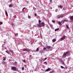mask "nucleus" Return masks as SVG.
<instances>
[{"label": "nucleus", "mask_w": 73, "mask_h": 73, "mask_svg": "<svg viewBox=\"0 0 73 73\" xmlns=\"http://www.w3.org/2000/svg\"><path fill=\"white\" fill-rule=\"evenodd\" d=\"M64 14H61L59 16H58L57 17V18L58 19H59V18H61L62 17H64Z\"/></svg>", "instance_id": "obj_1"}, {"label": "nucleus", "mask_w": 73, "mask_h": 73, "mask_svg": "<svg viewBox=\"0 0 73 73\" xmlns=\"http://www.w3.org/2000/svg\"><path fill=\"white\" fill-rule=\"evenodd\" d=\"M24 51H26V52H29L30 50L28 48H25L23 49Z\"/></svg>", "instance_id": "obj_2"}, {"label": "nucleus", "mask_w": 73, "mask_h": 73, "mask_svg": "<svg viewBox=\"0 0 73 73\" xmlns=\"http://www.w3.org/2000/svg\"><path fill=\"white\" fill-rule=\"evenodd\" d=\"M11 69L12 70H15V71H16V70H17V68L15 67H12L11 68Z\"/></svg>", "instance_id": "obj_3"}, {"label": "nucleus", "mask_w": 73, "mask_h": 73, "mask_svg": "<svg viewBox=\"0 0 73 73\" xmlns=\"http://www.w3.org/2000/svg\"><path fill=\"white\" fill-rule=\"evenodd\" d=\"M66 37V36H63L62 37V38H61L60 39V40H64V39H65V38Z\"/></svg>", "instance_id": "obj_4"}, {"label": "nucleus", "mask_w": 73, "mask_h": 73, "mask_svg": "<svg viewBox=\"0 0 73 73\" xmlns=\"http://www.w3.org/2000/svg\"><path fill=\"white\" fill-rule=\"evenodd\" d=\"M40 27H44V23L43 22H42L40 25Z\"/></svg>", "instance_id": "obj_5"}, {"label": "nucleus", "mask_w": 73, "mask_h": 73, "mask_svg": "<svg viewBox=\"0 0 73 73\" xmlns=\"http://www.w3.org/2000/svg\"><path fill=\"white\" fill-rule=\"evenodd\" d=\"M66 57V55L64 53V54L62 56V57H64V58H65Z\"/></svg>", "instance_id": "obj_6"}, {"label": "nucleus", "mask_w": 73, "mask_h": 73, "mask_svg": "<svg viewBox=\"0 0 73 73\" xmlns=\"http://www.w3.org/2000/svg\"><path fill=\"white\" fill-rule=\"evenodd\" d=\"M58 7H59L61 9H62V8H63V6H61V5L58 6Z\"/></svg>", "instance_id": "obj_7"}, {"label": "nucleus", "mask_w": 73, "mask_h": 73, "mask_svg": "<svg viewBox=\"0 0 73 73\" xmlns=\"http://www.w3.org/2000/svg\"><path fill=\"white\" fill-rule=\"evenodd\" d=\"M46 48L48 49H49L51 48V46H47Z\"/></svg>", "instance_id": "obj_8"}, {"label": "nucleus", "mask_w": 73, "mask_h": 73, "mask_svg": "<svg viewBox=\"0 0 73 73\" xmlns=\"http://www.w3.org/2000/svg\"><path fill=\"white\" fill-rule=\"evenodd\" d=\"M50 68H48V69H47L46 70V72H48L49 71V70H50Z\"/></svg>", "instance_id": "obj_9"}, {"label": "nucleus", "mask_w": 73, "mask_h": 73, "mask_svg": "<svg viewBox=\"0 0 73 73\" xmlns=\"http://www.w3.org/2000/svg\"><path fill=\"white\" fill-rule=\"evenodd\" d=\"M70 20H72V21H73V16H72L70 17Z\"/></svg>", "instance_id": "obj_10"}, {"label": "nucleus", "mask_w": 73, "mask_h": 73, "mask_svg": "<svg viewBox=\"0 0 73 73\" xmlns=\"http://www.w3.org/2000/svg\"><path fill=\"white\" fill-rule=\"evenodd\" d=\"M12 7V4H11L9 5V7L10 8H11V7Z\"/></svg>", "instance_id": "obj_11"}, {"label": "nucleus", "mask_w": 73, "mask_h": 73, "mask_svg": "<svg viewBox=\"0 0 73 73\" xmlns=\"http://www.w3.org/2000/svg\"><path fill=\"white\" fill-rule=\"evenodd\" d=\"M5 12L6 13V15L7 16H8V13H7V11H5Z\"/></svg>", "instance_id": "obj_12"}, {"label": "nucleus", "mask_w": 73, "mask_h": 73, "mask_svg": "<svg viewBox=\"0 0 73 73\" xmlns=\"http://www.w3.org/2000/svg\"><path fill=\"white\" fill-rule=\"evenodd\" d=\"M62 62V65H65V63H64V61H63Z\"/></svg>", "instance_id": "obj_13"}, {"label": "nucleus", "mask_w": 73, "mask_h": 73, "mask_svg": "<svg viewBox=\"0 0 73 73\" xmlns=\"http://www.w3.org/2000/svg\"><path fill=\"white\" fill-rule=\"evenodd\" d=\"M68 53H69V52L68 51H67V52H66L64 54L66 55L67 54H68Z\"/></svg>", "instance_id": "obj_14"}, {"label": "nucleus", "mask_w": 73, "mask_h": 73, "mask_svg": "<svg viewBox=\"0 0 73 73\" xmlns=\"http://www.w3.org/2000/svg\"><path fill=\"white\" fill-rule=\"evenodd\" d=\"M43 51H44V50H41L40 51V53H42V52H43Z\"/></svg>", "instance_id": "obj_15"}, {"label": "nucleus", "mask_w": 73, "mask_h": 73, "mask_svg": "<svg viewBox=\"0 0 73 73\" xmlns=\"http://www.w3.org/2000/svg\"><path fill=\"white\" fill-rule=\"evenodd\" d=\"M59 29V28H58L57 29H56L55 30V31H57Z\"/></svg>", "instance_id": "obj_16"}, {"label": "nucleus", "mask_w": 73, "mask_h": 73, "mask_svg": "<svg viewBox=\"0 0 73 73\" xmlns=\"http://www.w3.org/2000/svg\"><path fill=\"white\" fill-rule=\"evenodd\" d=\"M52 42H55L56 41V40L54 39L52 40Z\"/></svg>", "instance_id": "obj_17"}, {"label": "nucleus", "mask_w": 73, "mask_h": 73, "mask_svg": "<svg viewBox=\"0 0 73 73\" xmlns=\"http://www.w3.org/2000/svg\"><path fill=\"white\" fill-rule=\"evenodd\" d=\"M9 51L10 52H11V53H13V51H12V50H9Z\"/></svg>", "instance_id": "obj_18"}, {"label": "nucleus", "mask_w": 73, "mask_h": 73, "mask_svg": "<svg viewBox=\"0 0 73 73\" xmlns=\"http://www.w3.org/2000/svg\"><path fill=\"white\" fill-rule=\"evenodd\" d=\"M59 61L60 62H62L63 61L62 60H61V59H60L59 60Z\"/></svg>", "instance_id": "obj_19"}, {"label": "nucleus", "mask_w": 73, "mask_h": 73, "mask_svg": "<svg viewBox=\"0 0 73 73\" xmlns=\"http://www.w3.org/2000/svg\"><path fill=\"white\" fill-rule=\"evenodd\" d=\"M61 23H62V22H60L58 23V24H59L60 25H61Z\"/></svg>", "instance_id": "obj_20"}, {"label": "nucleus", "mask_w": 73, "mask_h": 73, "mask_svg": "<svg viewBox=\"0 0 73 73\" xmlns=\"http://www.w3.org/2000/svg\"><path fill=\"white\" fill-rule=\"evenodd\" d=\"M66 26L67 29H69V26H68L67 25H66Z\"/></svg>", "instance_id": "obj_21"}, {"label": "nucleus", "mask_w": 73, "mask_h": 73, "mask_svg": "<svg viewBox=\"0 0 73 73\" xmlns=\"http://www.w3.org/2000/svg\"><path fill=\"white\" fill-rule=\"evenodd\" d=\"M5 52H6V53H8V54H9V52L8 51H6Z\"/></svg>", "instance_id": "obj_22"}, {"label": "nucleus", "mask_w": 73, "mask_h": 73, "mask_svg": "<svg viewBox=\"0 0 73 73\" xmlns=\"http://www.w3.org/2000/svg\"><path fill=\"white\" fill-rule=\"evenodd\" d=\"M3 60H4V61H5L6 60V58H5V57H3Z\"/></svg>", "instance_id": "obj_23"}, {"label": "nucleus", "mask_w": 73, "mask_h": 73, "mask_svg": "<svg viewBox=\"0 0 73 73\" xmlns=\"http://www.w3.org/2000/svg\"><path fill=\"white\" fill-rule=\"evenodd\" d=\"M2 63L3 64H5V62L3 61L2 62Z\"/></svg>", "instance_id": "obj_24"}, {"label": "nucleus", "mask_w": 73, "mask_h": 73, "mask_svg": "<svg viewBox=\"0 0 73 73\" xmlns=\"http://www.w3.org/2000/svg\"><path fill=\"white\" fill-rule=\"evenodd\" d=\"M64 21H65V22H68V20H66L65 19H64Z\"/></svg>", "instance_id": "obj_25"}, {"label": "nucleus", "mask_w": 73, "mask_h": 73, "mask_svg": "<svg viewBox=\"0 0 73 73\" xmlns=\"http://www.w3.org/2000/svg\"><path fill=\"white\" fill-rule=\"evenodd\" d=\"M61 68L62 69H64V67H63L62 66H61Z\"/></svg>", "instance_id": "obj_26"}, {"label": "nucleus", "mask_w": 73, "mask_h": 73, "mask_svg": "<svg viewBox=\"0 0 73 73\" xmlns=\"http://www.w3.org/2000/svg\"><path fill=\"white\" fill-rule=\"evenodd\" d=\"M53 72H54V70H52V71L50 72V73H53Z\"/></svg>", "instance_id": "obj_27"}, {"label": "nucleus", "mask_w": 73, "mask_h": 73, "mask_svg": "<svg viewBox=\"0 0 73 73\" xmlns=\"http://www.w3.org/2000/svg\"><path fill=\"white\" fill-rule=\"evenodd\" d=\"M3 24V23L2 22H0V25Z\"/></svg>", "instance_id": "obj_28"}, {"label": "nucleus", "mask_w": 73, "mask_h": 73, "mask_svg": "<svg viewBox=\"0 0 73 73\" xmlns=\"http://www.w3.org/2000/svg\"><path fill=\"white\" fill-rule=\"evenodd\" d=\"M18 35V34L17 33H16L15 34V36H17Z\"/></svg>", "instance_id": "obj_29"}, {"label": "nucleus", "mask_w": 73, "mask_h": 73, "mask_svg": "<svg viewBox=\"0 0 73 73\" xmlns=\"http://www.w3.org/2000/svg\"><path fill=\"white\" fill-rule=\"evenodd\" d=\"M50 1L51 3H52V0H50Z\"/></svg>", "instance_id": "obj_30"}, {"label": "nucleus", "mask_w": 73, "mask_h": 73, "mask_svg": "<svg viewBox=\"0 0 73 73\" xmlns=\"http://www.w3.org/2000/svg\"><path fill=\"white\" fill-rule=\"evenodd\" d=\"M38 21H39V23H41V20H39Z\"/></svg>", "instance_id": "obj_31"}, {"label": "nucleus", "mask_w": 73, "mask_h": 73, "mask_svg": "<svg viewBox=\"0 0 73 73\" xmlns=\"http://www.w3.org/2000/svg\"><path fill=\"white\" fill-rule=\"evenodd\" d=\"M38 48H37L36 49V51H37H37H38Z\"/></svg>", "instance_id": "obj_32"}, {"label": "nucleus", "mask_w": 73, "mask_h": 73, "mask_svg": "<svg viewBox=\"0 0 73 73\" xmlns=\"http://www.w3.org/2000/svg\"><path fill=\"white\" fill-rule=\"evenodd\" d=\"M52 21L53 23H55V21Z\"/></svg>", "instance_id": "obj_33"}, {"label": "nucleus", "mask_w": 73, "mask_h": 73, "mask_svg": "<svg viewBox=\"0 0 73 73\" xmlns=\"http://www.w3.org/2000/svg\"><path fill=\"white\" fill-rule=\"evenodd\" d=\"M46 49V48L44 47L43 48V50H45Z\"/></svg>", "instance_id": "obj_34"}, {"label": "nucleus", "mask_w": 73, "mask_h": 73, "mask_svg": "<svg viewBox=\"0 0 73 73\" xmlns=\"http://www.w3.org/2000/svg\"><path fill=\"white\" fill-rule=\"evenodd\" d=\"M24 67H22V70H24Z\"/></svg>", "instance_id": "obj_35"}, {"label": "nucleus", "mask_w": 73, "mask_h": 73, "mask_svg": "<svg viewBox=\"0 0 73 73\" xmlns=\"http://www.w3.org/2000/svg\"><path fill=\"white\" fill-rule=\"evenodd\" d=\"M24 66H25V68H27V65H25Z\"/></svg>", "instance_id": "obj_36"}, {"label": "nucleus", "mask_w": 73, "mask_h": 73, "mask_svg": "<svg viewBox=\"0 0 73 73\" xmlns=\"http://www.w3.org/2000/svg\"><path fill=\"white\" fill-rule=\"evenodd\" d=\"M35 16H37V14H36V13H35Z\"/></svg>", "instance_id": "obj_37"}, {"label": "nucleus", "mask_w": 73, "mask_h": 73, "mask_svg": "<svg viewBox=\"0 0 73 73\" xmlns=\"http://www.w3.org/2000/svg\"><path fill=\"white\" fill-rule=\"evenodd\" d=\"M12 25L13 27V26H14V24L13 23H12Z\"/></svg>", "instance_id": "obj_38"}, {"label": "nucleus", "mask_w": 73, "mask_h": 73, "mask_svg": "<svg viewBox=\"0 0 73 73\" xmlns=\"http://www.w3.org/2000/svg\"><path fill=\"white\" fill-rule=\"evenodd\" d=\"M46 59H47V58H45V59H44V60H46Z\"/></svg>", "instance_id": "obj_39"}, {"label": "nucleus", "mask_w": 73, "mask_h": 73, "mask_svg": "<svg viewBox=\"0 0 73 73\" xmlns=\"http://www.w3.org/2000/svg\"><path fill=\"white\" fill-rule=\"evenodd\" d=\"M15 64H17V62L15 61Z\"/></svg>", "instance_id": "obj_40"}, {"label": "nucleus", "mask_w": 73, "mask_h": 73, "mask_svg": "<svg viewBox=\"0 0 73 73\" xmlns=\"http://www.w3.org/2000/svg\"><path fill=\"white\" fill-rule=\"evenodd\" d=\"M45 63H46V62H45L43 63V64H45Z\"/></svg>", "instance_id": "obj_41"}, {"label": "nucleus", "mask_w": 73, "mask_h": 73, "mask_svg": "<svg viewBox=\"0 0 73 73\" xmlns=\"http://www.w3.org/2000/svg\"><path fill=\"white\" fill-rule=\"evenodd\" d=\"M24 9H23L22 10L23 12H25V11H24Z\"/></svg>", "instance_id": "obj_42"}, {"label": "nucleus", "mask_w": 73, "mask_h": 73, "mask_svg": "<svg viewBox=\"0 0 73 73\" xmlns=\"http://www.w3.org/2000/svg\"><path fill=\"white\" fill-rule=\"evenodd\" d=\"M28 18H31V16H28Z\"/></svg>", "instance_id": "obj_43"}, {"label": "nucleus", "mask_w": 73, "mask_h": 73, "mask_svg": "<svg viewBox=\"0 0 73 73\" xmlns=\"http://www.w3.org/2000/svg\"><path fill=\"white\" fill-rule=\"evenodd\" d=\"M24 62H25V60H24Z\"/></svg>", "instance_id": "obj_44"}, {"label": "nucleus", "mask_w": 73, "mask_h": 73, "mask_svg": "<svg viewBox=\"0 0 73 73\" xmlns=\"http://www.w3.org/2000/svg\"><path fill=\"white\" fill-rule=\"evenodd\" d=\"M56 12H57V9H56L55 10Z\"/></svg>", "instance_id": "obj_45"}, {"label": "nucleus", "mask_w": 73, "mask_h": 73, "mask_svg": "<svg viewBox=\"0 0 73 73\" xmlns=\"http://www.w3.org/2000/svg\"><path fill=\"white\" fill-rule=\"evenodd\" d=\"M25 8V7H24L23 8V9H24Z\"/></svg>", "instance_id": "obj_46"}, {"label": "nucleus", "mask_w": 73, "mask_h": 73, "mask_svg": "<svg viewBox=\"0 0 73 73\" xmlns=\"http://www.w3.org/2000/svg\"><path fill=\"white\" fill-rule=\"evenodd\" d=\"M30 57H32V55H30Z\"/></svg>", "instance_id": "obj_47"}, {"label": "nucleus", "mask_w": 73, "mask_h": 73, "mask_svg": "<svg viewBox=\"0 0 73 73\" xmlns=\"http://www.w3.org/2000/svg\"><path fill=\"white\" fill-rule=\"evenodd\" d=\"M9 61H11V60H10V59H9Z\"/></svg>", "instance_id": "obj_48"}, {"label": "nucleus", "mask_w": 73, "mask_h": 73, "mask_svg": "<svg viewBox=\"0 0 73 73\" xmlns=\"http://www.w3.org/2000/svg\"><path fill=\"white\" fill-rule=\"evenodd\" d=\"M5 42H4V43H5Z\"/></svg>", "instance_id": "obj_49"}, {"label": "nucleus", "mask_w": 73, "mask_h": 73, "mask_svg": "<svg viewBox=\"0 0 73 73\" xmlns=\"http://www.w3.org/2000/svg\"><path fill=\"white\" fill-rule=\"evenodd\" d=\"M28 3L27 2V4H28Z\"/></svg>", "instance_id": "obj_50"}, {"label": "nucleus", "mask_w": 73, "mask_h": 73, "mask_svg": "<svg viewBox=\"0 0 73 73\" xmlns=\"http://www.w3.org/2000/svg\"><path fill=\"white\" fill-rule=\"evenodd\" d=\"M5 49H6V48H5Z\"/></svg>", "instance_id": "obj_51"}]
</instances>
